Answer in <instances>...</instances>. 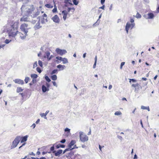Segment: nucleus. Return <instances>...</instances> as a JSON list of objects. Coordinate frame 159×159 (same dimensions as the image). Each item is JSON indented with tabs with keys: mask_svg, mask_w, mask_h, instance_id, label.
<instances>
[{
	"mask_svg": "<svg viewBox=\"0 0 159 159\" xmlns=\"http://www.w3.org/2000/svg\"><path fill=\"white\" fill-rule=\"evenodd\" d=\"M18 21L10 20L8 22L7 25V31L9 37H15L18 31Z\"/></svg>",
	"mask_w": 159,
	"mask_h": 159,
	"instance_id": "1",
	"label": "nucleus"
},
{
	"mask_svg": "<svg viewBox=\"0 0 159 159\" xmlns=\"http://www.w3.org/2000/svg\"><path fill=\"white\" fill-rule=\"evenodd\" d=\"M21 139V136H18L16 137L14 140L13 141L12 144L11 146V148H16Z\"/></svg>",
	"mask_w": 159,
	"mask_h": 159,
	"instance_id": "2",
	"label": "nucleus"
},
{
	"mask_svg": "<svg viewBox=\"0 0 159 159\" xmlns=\"http://www.w3.org/2000/svg\"><path fill=\"white\" fill-rule=\"evenodd\" d=\"M79 134L80 139L81 141L84 142L88 141V136L85 134L83 132H80Z\"/></svg>",
	"mask_w": 159,
	"mask_h": 159,
	"instance_id": "3",
	"label": "nucleus"
},
{
	"mask_svg": "<svg viewBox=\"0 0 159 159\" xmlns=\"http://www.w3.org/2000/svg\"><path fill=\"white\" fill-rule=\"evenodd\" d=\"M28 24L26 23H23L21 25L20 28L22 31L25 32V33H27L28 30Z\"/></svg>",
	"mask_w": 159,
	"mask_h": 159,
	"instance_id": "4",
	"label": "nucleus"
},
{
	"mask_svg": "<svg viewBox=\"0 0 159 159\" xmlns=\"http://www.w3.org/2000/svg\"><path fill=\"white\" fill-rule=\"evenodd\" d=\"M76 143V141L75 140H72L69 143L68 145V148L70 150H73L75 148H77L78 147H76V145H75L74 147L72 148L71 147L72 146L74 145Z\"/></svg>",
	"mask_w": 159,
	"mask_h": 159,
	"instance_id": "5",
	"label": "nucleus"
},
{
	"mask_svg": "<svg viewBox=\"0 0 159 159\" xmlns=\"http://www.w3.org/2000/svg\"><path fill=\"white\" fill-rule=\"evenodd\" d=\"M134 24H130L129 22H127V23L125 26V30L127 33H128L129 29L130 28H131V29H132L133 27H134Z\"/></svg>",
	"mask_w": 159,
	"mask_h": 159,
	"instance_id": "6",
	"label": "nucleus"
},
{
	"mask_svg": "<svg viewBox=\"0 0 159 159\" xmlns=\"http://www.w3.org/2000/svg\"><path fill=\"white\" fill-rule=\"evenodd\" d=\"M56 51L58 54L61 55L65 54L66 52V50L61 49L59 48H57L56 50Z\"/></svg>",
	"mask_w": 159,
	"mask_h": 159,
	"instance_id": "7",
	"label": "nucleus"
},
{
	"mask_svg": "<svg viewBox=\"0 0 159 159\" xmlns=\"http://www.w3.org/2000/svg\"><path fill=\"white\" fill-rule=\"evenodd\" d=\"M52 19L54 22L56 23H58L60 21V19L57 15H55Z\"/></svg>",
	"mask_w": 159,
	"mask_h": 159,
	"instance_id": "8",
	"label": "nucleus"
},
{
	"mask_svg": "<svg viewBox=\"0 0 159 159\" xmlns=\"http://www.w3.org/2000/svg\"><path fill=\"white\" fill-rule=\"evenodd\" d=\"M18 33L19 35L20 38L22 39H25V38L26 36L27 35V33H25V32H24V34L20 32H18Z\"/></svg>",
	"mask_w": 159,
	"mask_h": 159,
	"instance_id": "9",
	"label": "nucleus"
},
{
	"mask_svg": "<svg viewBox=\"0 0 159 159\" xmlns=\"http://www.w3.org/2000/svg\"><path fill=\"white\" fill-rule=\"evenodd\" d=\"M43 18L41 19V22L42 23H44L45 21H47V15L44 13L43 15Z\"/></svg>",
	"mask_w": 159,
	"mask_h": 159,
	"instance_id": "10",
	"label": "nucleus"
},
{
	"mask_svg": "<svg viewBox=\"0 0 159 159\" xmlns=\"http://www.w3.org/2000/svg\"><path fill=\"white\" fill-rule=\"evenodd\" d=\"M62 150H59L57 151V152H56L55 151H54L53 152V153H54V155L55 156H58L59 155H61L62 152Z\"/></svg>",
	"mask_w": 159,
	"mask_h": 159,
	"instance_id": "11",
	"label": "nucleus"
},
{
	"mask_svg": "<svg viewBox=\"0 0 159 159\" xmlns=\"http://www.w3.org/2000/svg\"><path fill=\"white\" fill-rule=\"evenodd\" d=\"M63 14V18L64 20H66V18L68 14V12L66 11H63L62 12Z\"/></svg>",
	"mask_w": 159,
	"mask_h": 159,
	"instance_id": "12",
	"label": "nucleus"
},
{
	"mask_svg": "<svg viewBox=\"0 0 159 159\" xmlns=\"http://www.w3.org/2000/svg\"><path fill=\"white\" fill-rule=\"evenodd\" d=\"M28 137V135L25 136L23 137H21V143H22L26 141Z\"/></svg>",
	"mask_w": 159,
	"mask_h": 159,
	"instance_id": "13",
	"label": "nucleus"
},
{
	"mask_svg": "<svg viewBox=\"0 0 159 159\" xmlns=\"http://www.w3.org/2000/svg\"><path fill=\"white\" fill-rule=\"evenodd\" d=\"M15 82L16 83L22 85L24 84V81L20 79H16Z\"/></svg>",
	"mask_w": 159,
	"mask_h": 159,
	"instance_id": "14",
	"label": "nucleus"
},
{
	"mask_svg": "<svg viewBox=\"0 0 159 159\" xmlns=\"http://www.w3.org/2000/svg\"><path fill=\"white\" fill-rule=\"evenodd\" d=\"M50 52H47L46 53V56L48 60H50L51 58L53 57L52 55H51L50 57Z\"/></svg>",
	"mask_w": 159,
	"mask_h": 159,
	"instance_id": "15",
	"label": "nucleus"
},
{
	"mask_svg": "<svg viewBox=\"0 0 159 159\" xmlns=\"http://www.w3.org/2000/svg\"><path fill=\"white\" fill-rule=\"evenodd\" d=\"M148 19H152L154 17V15L152 13H148Z\"/></svg>",
	"mask_w": 159,
	"mask_h": 159,
	"instance_id": "16",
	"label": "nucleus"
},
{
	"mask_svg": "<svg viewBox=\"0 0 159 159\" xmlns=\"http://www.w3.org/2000/svg\"><path fill=\"white\" fill-rule=\"evenodd\" d=\"M55 147L57 149L59 148H64L65 147V145H61L60 144H59L56 145Z\"/></svg>",
	"mask_w": 159,
	"mask_h": 159,
	"instance_id": "17",
	"label": "nucleus"
},
{
	"mask_svg": "<svg viewBox=\"0 0 159 159\" xmlns=\"http://www.w3.org/2000/svg\"><path fill=\"white\" fill-rule=\"evenodd\" d=\"M37 81L35 79H33L32 81L29 84L31 86L36 83Z\"/></svg>",
	"mask_w": 159,
	"mask_h": 159,
	"instance_id": "18",
	"label": "nucleus"
},
{
	"mask_svg": "<svg viewBox=\"0 0 159 159\" xmlns=\"http://www.w3.org/2000/svg\"><path fill=\"white\" fill-rule=\"evenodd\" d=\"M28 20L27 17H22L20 18V21H27Z\"/></svg>",
	"mask_w": 159,
	"mask_h": 159,
	"instance_id": "19",
	"label": "nucleus"
},
{
	"mask_svg": "<svg viewBox=\"0 0 159 159\" xmlns=\"http://www.w3.org/2000/svg\"><path fill=\"white\" fill-rule=\"evenodd\" d=\"M45 6L46 7L49 8H52L53 7V6L50 4H46Z\"/></svg>",
	"mask_w": 159,
	"mask_h": 159,
	"instance_id": "20",
	"label": "nucleus"
},
{
	"mask_svg": "<svg viewBox=\"0 0 159 159\" xmlns=\"http://www.w3.org/2000/svg\"><path fill=\"white\" fill-rule=\"evenodd\" d=\"M31 78H33V79H35L38 77V75L36 74H32L31 75Z\"/></svg>",
	"mask_w": 159,
	"mask_h": 159,
	"instance_id": "21",
	"label": "nucleus"
},
{
	"mask_svg": "<svg viewBox=\"0 0 159 159\" xmlns=\"http://www.w3.org/2000/svg\"><path fill=\"white\" fill-rule=\"evenodd\" d=\"M51 78L53 80H56L57 79V76L56 75H53L51 76Z\"/></svg>",
	"mask_w": 159,
	"mask_h": 159,
	"instance_id": "22",
	"label": "nucleus"
},
{
	"mask_svg": "<svg viewBox=\"0 0 159 159\" xmlns=\"http://www.w3.org/2000/svg\"><path fill=\"white\" fill-rule=\"evenodd\" d=\"M52 11L53 13H56L57 11V7L55 4L54 5V8L52 10Z\"/></svg>",
	"mask_w": 159,
	"mask_h": 159,
	"instance_id": "23",
	"label": "nucleus"
},
{
	"mask_svg": "<svg viewBox=\"0 0 159 159\" xmlns=\"http://www.w3.org/2000/svg\"><path fill=\"white\" fill-rule=\"evenodd\" d=\"M141 108L142 109H143V110H144V109L147 110L148 111H150V109H149V107H145V106H142L141 107Z\"/></svg>",
	"mask_w": 159,
	"mask_h": 159,
	"instance_id": "24",
	"label": "nucleus"
},
{
	"mask_svg": "<svg viewBox=\"0 0 159 159\" xmlns=\"http://www.w3.org/2000/svg\"><path fill=\"white\" fill-rule=\"evenodd\" d=\"M139 86H140V85H139V84L138 83H137L135 84H133L132 85V87H134V88H135V89H136L137 88H138Z\"/></svg>",
	"mask_w": 159,
	"mask_h": 159,
	"instance_id": "25",
	"label": "nucleus"
},
{
	"mask_svg": "<svg viewBox=\"0 0 159 159\" xmlns=\"http://www.w3.org/2000/svg\"><path fill=\"white\" fill-rule=\"evenodd\" d=\"M42 91H43V92H45L46 91L48 90L47 89V88L46 87L43 85L42 86Z\"/></svg>",
	"mask_w": 159,
	"mask_h": 159,
	"instance_id": "26",
	"label": "nucleus"
},
{
	"mask_svg": "<svg viewBox=\"0 0 159 159\" xmlns=\"http://www.w3.org/2000/svg\"><path fill=\"white\" fill-rule=\"evenodd\" d=\"M23 89L21 87H18L16 89V92L18 93H19L23 91Z\"/></svg>",
	"mask_w": 159,
	"mask_h": 159,
	"instance_id": "27",
	"label": "nucleus"
},
{
	"mask_svg": "<svg viewBox=\"0 0 159 159\" xmlns=\"http://www.w3.org/2000/svg\"><path fill=\"white\" fill-rule=\"evenodd\" d=\"M62 61H63V62L64 64H65L68 62V60L66 58H62Z\"/></svg>",
	"mask_w": 159,
	"mask_h": 159,
	"instance_id": "28",
	"label": "nucleus"
},
{
	"mask_svg": "<svg viewBox=\"0 0 159 159\" xmlns=\"http://www.w3.org/2000/svg\"><path fill=\"white\" fill-rule=\"evenodd\" d=\"M65 66H62L61 65H59L58 66H57V67L58 68L60 69L61 68L62 70H63L64 68V67Z\"/></svg>",
	"mask_w": 159,
	"mask_h": 159,
	"instance_id": "29",
	"label": "nucleus"
},
{
	"mask_svg": "<svg viewBox=\"0 0 159 159\" xmlns=\"http://www.w3.org/2000/svg\"><path fill=\"white\" fill-rule=\"evenodd\" d=\"M30 79L29 77H26L25 78V83L27 84L28 83V81L30 80Z\"/></svg>",
	"mask_w": 159,
	"mask_h": 159,
	"instance_id": "30",
	"label": "nucleus"
},
{
	"mask_svg": "<svg viewBox=\"0 0 159 159\" xmlns=\"http://www.w3.org/2000/svg\"><path fill=\"white\" fill-rule=\"evenodd\" d=\"M95 63L93 65V68H95V67H96V62H97V57L96 56L95 57Z\"/></svg>",
	"mask_w": 159,
	"mask_h": 159,
	"instance_id": "31",
	"label": "nucleus"
},
{
	"mask_svg": "<svg viewBox=\"0 0 159 159\" xmlns=\"http://www.w3.org/2000/svg\"><path fill=\"white\" fill-rule=\"evenodd\" d=\"M121 112L120 111H117L115 112V115L118 116L121 115Z\"/></svg>",
	"mask_w": 159,
	"mask_h": 159,
	"instance_id": "32",
	"label": "nucleus"
},
{
	"mask_svg": "<svg viewBox=\"0 0 159 159\" xmlns=\"http://www.w3.org/2000/svg\"><path fill=\"white\" fill-rule=\"evenodd\" d=\"M56 144H54V145H53V146L51 147V148H50V150H51V151H53V152L54 151V146H55V147L56 146Z\"/></svg>",
	"mask_w": 159,
	"mask_h": 159,
	"instance_id": "33",
	"label": "nucleus"
},
{
	"mask_svg": "<svg viewBox=\"0 0 159 159\" xmlns=\"http://www.w3.org/2000/svg\"><path fill=\"white\" fill-rule=\"evenodd\" d=\"M141 17V15L139 12H137L136 15V18H140Z\"/></svg>",
	"mask_w": 159,
	"mask_h": 159,
	"instance_id": "34",
	"label": "nucleus"
},
{
	"mask_svg": "<svg viewBox=\"0 0 159 159\" xmlns=\"http://www.w3.org/2000/svg\"><path fill=\"white\" fill-rule=\"evenodd\" d=\"M73 2L75 5H77L78 3V2L76 0H73Z\"/></svg>",
	"mask_w": 159,
	"mask_h": 159,
	"instance_id": "35",
	"label": "nucleus"
},
{
	"mask_svg": "<svg viewBox=\"0 0 159 159\" xmlns=\"http://www.w3.org/2000/svg\"><path fill=\"white\" fill-rule=\"evenodd\" d=\"M45 79L48 82L51 81V80L48 76H45Z\"/></svg>",
	"mask_w": 159,
	"mask_h": 159,
	"instance_id": "36",
	"label": "nucleus"
},
{
	"mask_svg": "<svg viewBox=\"0 0 159 159\" xmlns=\"http://www.w3.org/2000/svg\"><path fill=\"white\" fill-rule=\"evenodd\" d=\"M57 69H55L53 70L51 72V74L52 75L54 74L57 72Z\"/></svg>",
	"mask_w": 159,
	"mask_h": 159,
	"instance_id": "37",
	"label": "nucleus"
},
{
	"mask_svg": "<svg viewBox=\"0 0 159 159\" xmlns=\"http://www.w3.org/2000/svg\"><path fill=\"white\" fill-rule=\"evenodd\" d=\"M40 115L42 117H45V119L47 118L46 117V114H45V113H42L40 114Z\"/></svg>",
	"mask_w": 159,
	"mask_h": 159,
	"instance_id": "38",
	"label": "nucleus"
},
{
	"mask_svg": "<svg viewBox=\"0 0 159 159\" xmlns=\"http://www.w3.org/2000/svg\"><path fill=\"white\" fill-rule=\"evenodd\" d=\"M65 2H68L70 4L72 5V3H71V0H65Z\"/></svg>",
	"mask_w": 159,
	"mask_h": 159,
	"instance_id": "39",
	"label": "nucleus"
},
{
	"mask_svg": "<svg viewBox=\"0 0 159 159\" xmlns=\"http://www.w3.org/2000/svg\"><path fill=\"white\" fill-rule=\"evenodd\" d=\"M11 41V40H9L8 39H6L5 41V43L6 44L8 43L10 41Z\"/></svg>",
	"mask_w": 159,
	"mask_h": 159,
	"instance_id": "40",
	"label": "nucleus"
},
{
	"mask_svg": "<svg viewBox=\"0 0 159 159\" xmlns=\"http://www.w3.org/2000/svg\"><path fill=\"white\" fill-rule=\"evenodd\" d=\"M131 81H132L133 82H136V80L134 79H129V83H131Z\"/></svg>",
	"mask_w": 159,
	"mask_h": 159,
	"instance_id": "41",
	"label": "nucleus"
},
{
	"mask_svg": "<svg viewBox=\"0 0 159 159\" xmlns=\"http://www.w3.org/2000/svg\"><path fill=\"white\" fill-rule=\"evenodd\" d=\"M36 70L39 73H40L42 71L41 70V69L40 68L38 67L36 68Z\"/></svg>",
	"mask_w": 159,
	"mask_h": 159,
	"instance_id": "42",
	"label": "nucleus"
},
{
	"mask_svg": "<svg viewBox=\"0 0 159 159\" xmlns=\"http://www.w3.org/2000/svg\"><path fill=\"white\" fill-rule=\"evenodd\" d=\"M39 64V66L41 67H42L43 66V64L42 61L40 60H39L38 61Z\"/></svg>",
	"mask_w": 159,
	"mask_h": 159,
	"instance_id": "43",
	"label": "nucleus"
},
{
	"mask_svg": "<svg viewBox=\"0 0 159 159\" xmlns=\"http://www.w3.org/2000/svg\"><path fill=\"white\" fill-rule=\"evenodd\" d=\"M125 62H122L121 63L120 66V69H122V66L125 65Z\"/></svg>",
	"mask_w": 159,
	"mask_h": 159,
	"instance_id": "44",
	"label": "nucleus"
},
{
	"mask_svg": "<svg viewBox=\"0 0 159 159\" xmlns=\"http://www.w3.org/2000/svg\"><path fill=\"white\" fill-rule=\"evenodd\" d=\"M56 59L59 60H62V58L61 57H56Z\"/></svg>",
	"mask_w": 159,
	"mask_h": 159,
	"instance_id": "45",
	"label": "nucleus"
},
{
	"mask_svg": "<svg viewBox=\"0 0 159 159\" xmlns=\"http://www.w3.org/2000/svg\"><path fill=\"white\" fill-rule=\"evenodd\" d=\"M65 131H68V132L69 133V134H70V129L67 128H66L65 129Z\"/></svg>",
	"mask_w": 159,
	"mask_h": 159,
	"instance_id": "46",
	"label": "nucleus"
},
{
	"mask_svg": "<svg viewBox=\"0 0 159 159\" xmlns=\"http://www.w3.org/2000/svg\"><path fill=\"white\" fill-rule=\"evenodd\" d=\"M37 66V62L36 61L33 64V68H34Z\"/></svg>",
	"mask_w": 159,
	"mask_h": 159,
	"instance_id": "47",
	"label": "nucleus"
},
{
	"mask_svg": "<svg viewBox=\"0 0 159 159\" xmlns=\"http://www.w3.org/2000/svg\"><path fill=\"white\" fill-rule=\"evenodd\" d=\"M39 22H38L36 25V28H37L38 29H39L40 28V27L39 26Z\"/></svg>",
	"mask_w": 159,
	"mask_h": 159,
	"instance_id": "48",
	"label": "nucleus"
},
{
	"mask_svg": "<svg viewBox=\"0 0 159 159\" xmlns=\"http://www.w3.org/2000/svg\"><path fill=\"white\" fill-rule=\"evenodd\" d=\"M52 83L54 86H56V87H57V84L55 81H52Z\"/></svg>",
	"mask_w": 159,
	"mask_h": 159,
	"instance_id": "49",
	"label": "nucleus"
},
{
	"mask_svg": "<svg viewBox=\"0 0 159 159\" xmlns=\"http://www.w3.org/2000/svg\"><path fill=\"white\" fill-rule=\"evenodd\" d=\"M66 142V140L65 139H63L60 141V143H64Z\"/></svg>",
	"mask_w": 159,
	"mask_h": 159,
	"instance_id": "50",
	"label": "nucleus"
},
{
	"mask_svg": "<svg viewBox=\"0 0 159 159\" xmlns=\"http://www.w3.org/2000/svg\"><path fill=\"white\" fill-rule=\"evenodd\" d=\"M72 9L73 10L75 9L74 8H68V12H69L70 11V10Z\"/></svg>",
	"mask_w": 159,
	"mask_h": 159,
	"instance_id": "51",
	"label": "nucleus"
},
{
	"mask_svg": "<svg viewBox=\"0 0 159 159\" xmlns=\"http://www.w3.org/2000/svg\"><path fill=\"white\" fill-rule=\"evenodd\" d=\"M105 1V0H101V2L102 4L103 5Z\"/></svg>",
	"mask_w": 159,
	"mask_h": 159,
	"instance_id": "52",
	"label": "nucleus"
},
{
	"mask_svg": "<svg viewBox=\"0 0 159 159\" xmlns=\"http://www.w3.org/2000/svg\"><path fill=\"white\" fill-rule=\"evenodd\" d=\"M105 6L104 5H103L102 7H99V9H102L104 10V8Z\"/></svg>",
	"mask_w": 159,
	"mask_h": 159,
	"instance_id": "53",
	"label": "nucleus"
},
{
	"mask_svg": "<svg viewBox=\"0 0 159 159\" xmlns=\"http://www.w3.org/2000/svg\"><path fill=\"white\" fill-rule=\"evenodd\" d=\"M69 150H70V149H69V148L67 149H66L64 151L63 153H65L66 151H68Z\"/></svg>",
	"mask_w": 159,
	"mask_h": 159,
	"instance_id": "54",
	"label": "nucleus"
},
{
	"mask_svg": "<svg viewBox=\"0 0 159 159\" xmlns=\"http://www.w3.org/2000/svg\"><path fill=\"white\" fill-rule=\"evenodd\" d=\"M31 127H33V128H34L35 127V124H33L31 126Z\"/></svg>",
	"mask_w": 159,
	"mask_h": 159,
	"instance_id": "55",
	"label": "nucleus"
},
{
	"mask_svg": "<svg viewBox=\"0 0 159 159\" xmlns=\"http://www.w3.org/2000/svg\"><path fill=\"white\" fill-rule=\"evenodd\" d=\"M40 121V119H38L36 121V124H38Z\"/></svg>",
	"mask_w": 159,
	"mask_h": 159,
	"instance_id": "56",
	"label": "nucleus"
},
{
	"mask_svg": "<svg viewBox=\"0 0 159 159\" xmlns=\"http://www.w3.org/2000/svg\"><path fill=\"white\" fill-rule=\"evenodd\" d=\"M134 19H133V18H131L130 19V22H131V23H133L134 22Z\"/></svg>",
	"mask_w": 159,
	"mask_h": 159,
	"instance_id": "57",
	"label": "nucleus"
},
{
	"mask_svg": "<svg viewBox=\"0 0 159 159\" xmlns=\"http://www.w3.org/2000/svg\"><path fill=\"white\" fill-rule=\"evenodd\" d=\"M99 148L101 151H102V147L100 145H99Z\"/></svg>",
	"mask_w": 159,
	"mask_h": 159,
	"instance_id": "58",
	"label": "nucleus"
},
{
	"mask_svg": "<svg viewBox=\"0 0 159 159\" xmlns=\"http://www.w3.org/2000/svg\"><path fill=\"white\" fill-rule=\"evenodd\" d=\"M157 77V75H155V76L154 77V80H156Z\"/></svg>",
	"mask_w": 159,
	"mask_h": 159,
	"instance_id": "59",
	"label": "nucleus"
},
{
	"mask_svg": "<svg viewBox=\"0 0 159 159\" xmlns=\"http://www.w3.org/2000/svg\"><path fill=\"white\" fill-rule=\"evenodd\" d=\"M112 87V86L111 85H110L109 86L108 89H111Z\"/></svg>",
	"mask_w": 159,
	"mask_h": 159,
	"instance_id": "60",
	"label": "nucleus"
},
{
	"mask_svg": "<svg viewBox=\"0 0 159 159\" xmlns=\"http://www.w3.org/2000/svg\"><path fill=\"white\" fill-rule=\"evenodd\" d=\"M157 11L158 12H159V4L158 7L157 9Z\"/></svg>",
	"mask_w": 159,
	"mask_h": 159,
	"instance_id": "61",
	"label": "nucleus"
},
{
	"mask_svg": "<svg viewBox=\"0 0 159 159\" xmlns=\"http://www.w3.org/2000/svg\"><path fill=\"white\" fill-rule=\"evenodd\" d=\"M142 80L144 81H146L147 80V79L146 78L143 77L142 78Z\"/></svg>",
	"mask_w": 159,
	"mask_h": 159,
	"instance_id": "62",
	"label": "nucleus"
},
{
	"mask_svg": "<svg viewBox=\"0 0 159 159\" xmlns=\"http://www.w3.org/2000/svg\"><path fill=\"white\" fill-rule=\"evenodd\" d=\"M122 100L123 101H124V100H126V101H127L126 100V99L125 98H122Z\"/></svg>",
	"mask_w": 159,
	"mask_h": 159,
	"instance_id": "63",
	"label": "nucleus"
},
{
	"mask_svg": "<svg viewBox=\"0 0 159 159\" xmlns=\"http://www.w3.org/2000/svg\"><path fill=\"white\" fill-rule=\"evenodd\" d=\"M36 154L37 155H39L40 154V152L39 151H38L37 152Z\"/></svg>",
	"mask_w": 159,
	"mask_h": 159,
	"instance_id": "64",
	"label": "nucleus"
}]
</instances>
